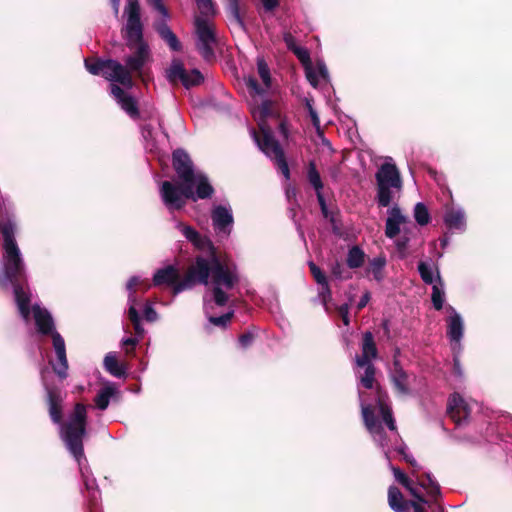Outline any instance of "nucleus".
I'll use <instances>...</instances> for the list:
<instances>
[{
	"label": "nucleus",
	"mask_w": 512,
	"mask_h": 512,
	"mask_svg": "<svg viewBox=\"0 0 512 512\" xmlns=\"http://www.w3.org/2000/svg\"><path fill=\"white\" fill-rule=\"evenodd\" d=\"M174 227L195 248L208 252L207 256H197L190 265L184 278L181 279L179 269L174 265H167L158 269L153 276L155 286L167 285L177 295L191 289L195 284L207 286L203 297L204 313L210 324L226 327L234 315L230 310L225 314L216 316L214 306L223 307L230 299V291L239 282V275L234 265L222 262L216 255L212 242L202 236L194 227L173 218Z\"/></svg>",
	"instance_id": "obj_1"
},
{
	"label": "nucleus",
	"mask_w": 512,
	"mask_h": 512,
	"mask_svg": "<svg viewBox=\"0 0 512 512\" xmlns=\"http://www.w3.org/2000/svg\"><path fill=\"white\" fill-rule=\"evenodd\" d=\"M359 399L361 413L365 427L371 434L376 444L383 450L388 462H390L391 448L384 436V425L397 439L398 432L393 417L392 409L389 403V397L380 387L375 389V399L373 402H367L365 393L359 390ZM395 479L403 485L410 494L420 502L425 503L431 512H443V509L437 504V498L440 496V487L430 473L422 476H415L414 480L404 474L399 468L389 463Z\"/></svg>",
	"instance_id": "obj_2"
},
{
	"label": "nucleus",
	"mask_w": 512,
	"mask_h": 512,
	"mask_svg": "<svg viewBox=\"0 0 512 512\" xmlns=\"http://www.w3.org/2000/svg\"><path fill=\"white\" fill-rule=\"evenodd\" d=\"M257 72L262 80V85L252 76L245 79L248 92L254 98L251 112L259 126L258 132L252 129L250 133L258 148L275 162L285 179H289L290 171L283 149L275 139L272 130L265 123V119L272 115L271 101L266 98V93L271 88V74L266 61L262 57L257 58Z\"/></svg>",
	"instance_id": "obj_3"
},
{
	"label": "nucleus",
	"mask_w": 512,
	"mask_h": 512,
	"mask_svg": "<svg viewBox=\"0 0 512 512\" xmlns=\"http://www.w3.org/2000/svg\"><path fill=\"white\" fill-rule=\"evenodd\" d=\"M49 414L52 421L59 425L60 437L65 443L67 450L73 455L79 465L80 474L87 491V497L91 505H96L100 492L94 477L86 465V458L83 450V438L86 434L87 407L77 403L74 410L68 415L67 420L61 422V405L58 397L48 391Z\"/></svg>",
	"instance_id": "obj_4"
},
{
	"label": "nucleus",
	"mask_w": 512,
	"mask_h": 512,
	"mask_svg": "<svg viewBox=\"0 0 512 512\" xmlns=\"http://www.w3.org/2000/svg\"><path fill=\"white\" fill-rule=\"evenodd\" d=\"M3 258L0 272V287L12 289L21 317L28 321L31 312V293L27 284V273L22 253L15 240L16 223L12 219L2 220Z\"/></svg>",
	"instance_id": "obj_5"
},
{
	"label": "nucleus",
	"mask_w": 512,
	"mask_h": 512,
	"mask_svg": "<svg viewBox=\"0 0 512 512\" xmlns=\"http://www.w3.org/2000/svg\"><path fill=\"white\" fill-rule=\"evenodd\" d=\"M127 16L123 29L127 47L132 51L125 61V69L129 77L136 74L144 80V68L152 60L151 50L143 39V25L140 17V5L138 0H128L124 10Z\"/></svg>",
	"instance_id": "obj_6"
},
{
	"label": "nucleus",
	"mask_w": 512,
	"mask_h": 512,
	"mask_svg": "<svg viewBox=\"0 0 512 512\" xmlns=\"http://www.w3.org/2000/svg\"><path fill=\"white\" fill-rule=\"evenodd\" d=\"M85 67L89 73L102 75L105 79L112 82L111 94L117 103L130 117L136 118L138 116L139 112L135 99L115 84L119 83L126 89L133 87V79L129 77L124 65L112 59H85Z\"/></svg>",
	"instance_id": "obj_7"
},
{
	"label": "nucleus",
	"mask_w": 512,
	"mask_h": 512,
	"mask_svg": "<svg viewBox=\"0 0 512 512\" xmlns=\"http://www.w3.org/2000/svg\"><path fill=\"white\" fill-rule=\"evenodd\" d=\"M32 313L38 332L47 335L51 334L53 348L57 357V363H51L55 373L62 379L67 377L68 361L66 347L63 337L54 329V322L51 314L38 304L32 306Z\"/></svg>",
	"instance_id": "obj_8"
},
{
	"label": "nucleus",
	"mask_w": 512,
	"mask_h": 512,
	"mask_svg": "<svg viewBox=\"0 0 512 512\" xmlns=\"http://www.w3.org/2000/svg\"><path fill=\"white\" fill-rule=\"evenodd\" d=\"M173 167L180 181L197 184L198 197L207 199L212 196L214 189L208 177L202 171L194 169L189 155L184 150L177 149L173 152Z\"/></svg>",
	"instance_id": "obj_9"
},
{
	"label": "nucleus",
	"mask_w": 512,
	"mask_h": 512,
	"mask_svg": "<svg viewBox=\"0 0 512 512\" xmlns=\"http://www.w3.org/2000/svg\"><path fill=\"white\" fill-rule=\"evenodd\" d=\"M195 45L206 61L215 58V48L218 45V32L213 19L203 15H196L194 18Z\"/></svg>",
	"instance_id": "obj_10"
},
{
	"label": "nucleus",
	"mask_w": 512,
	"mask_h": 512,
	"mask_svg": "<svg viewBox=\"0 0 512 512\" xmlns=\"http://www.w3.org/2000/svg\"><path fill=\"white\" fill-rule=\"evenodd\" d=\"M160 196L165 207L170 213L182 209L187 199L196 201L202 199L197 194V184L192 182H182L178 186L170 181H164L160 187Z\"/></svg>",
	"instance_id": "obj_11"
},
{
	"label": "nucleus",
	"mask_w": 512,
	"mask_h": 512,
	"mask_svg": "<svg viewBox=\"0 0 512 512\" xmlns=\"http://www.w3.org/2000/svg\"><path fill=\"white\" fill-rule=\"evenodd\" d=\"M377 357V348L374 342L373 334L365 332L362 342V355L356 356V365L359 369H363V373L358 370L357 377L360 384L366 389L374 388L375 367L371 360Z\"/></svg>",
	"instance_id": "obj_12"
},
{
	"label": "nucleus",
	"mask_w": 512,
	"mask_h": 512,
	"mask_svg": "<svg viewBox=\"0 0 512 512\" xmlns=\"http://www.w3.org/2000/svg\"><path fill=\"white\" fill-rule=\"evenodd\" d=\"M150 284L148 281L141 279L139 276H132L127 284L126 289L128 291V317L129 320L132 322L134 330L138 338L142 337L144 335V328L141 324L140 315L137 310L138 306V299L136 296L137 289H141L142 292H146L150 288Z\"/></svg>",
	"instance_id": "obj_13"
},
{
	"label": "nucleus",
	"mask_w": 512,
	"mask_h": 512,
	"mask_svg": "<svg viewBox=\"0 0 512 512\" xmlns=\"http://www.w3.org/2000/svg\"><path fill=\"white\" fill-rule=\"evenodd\" d=\"M166 78L172 84L181 82L185 88L199 85L203 81V76L199 70L187 71L183 63L178 59L172 60L169 68L166 70Z\"/></svg>",
	"instance_id": "obj_14"
},
{
	"label": "nucleus",
	"mask_w": 512,
	"mask_h": 512,
	"mask_svg": "<svg viewBox=\"0 0 512 512\" xmlns=\"http://www.w3.org/2000/svg\"><path fill=\"white\" fill-rule=\"evenodd\" d=\"M211 220L215 233L221 238H228L234 225L231 206L226 204L214 205L211 210Z\"/></svg>",
	"instance_id": "obj_15"
},
{
	"label": "nucleus",
	"mask_w": 512,
	"mask_h": 512,
	"mask_svg": "<svg viewBox=\"0 0 512 512\" xmlns=\"http://www.w3.org/2000/svg\"><path fill=\"white\" fill-rule=\"evenodd\" d=\"M403 229L404 233H411V229L414 228L410 219L405 216L398 205H393L388 210V217L385 223V235L389 239H394Z\"/></svg>",
	"instance_id": "obj_16"
},
{
	"label": "nucleus",
	"mask_w": 512,
	"mask_h": 512,
	"mask_svg": "<svg viewBox=\"0 0 512 512\" xmlns=\"http://www.w3.org/2000/svg\"><path fill=\"white\" fill-rule=\"evenodd\" d=\"M478 403L472 400H465L460 394L454 393L448 400L447 412L456 425L464 423Z\"/></svg>",
	"instance_id": "obj_17"
},
{
	"label": "nucleus",
	"mask_w": 512,
	"mask_h": 512,
	"mask_svg": "<svg viewBox=\"0 0 512 512\" xmlns=\"http://www.w3.org/2000/svg\"><path fill=\"white\" fill-rule=\"evenodd\" d=\"M449 316L446 319L447 336L451 342L453 352H461V340L464 335V321L462 316L452 306L446 307Z\"/></svg>",
	"instance_id": "obj_18"
},
{
	"label": "nucleus",
	"mask_w": 512,
	"mask_h": 512,
	"mask_svg": "<svg viewBox=\"0 0 512 512\" xmlns=\"http://www.w3.org/2000/svg\"><path fill=\"white\" fill-rule=\"evenodd\" d=\"M443 222L448 230L463 233L466 230V214L462 207L447 204L444 207Z\"/></svg>",
	"instance_id": "obj_19"
},
{
	"label": "nucleus",
	"mask_w": 512,
	"mask_h": 512,
	"mask_svg": "<svg viewBox=\"0 0 512 512\" xmlns=\"http://www.w3.org/2000/svg\"><path fill=\"white\" fill-rule=\"evenodd\" d=\"M388 503L395 512H407L410 507H413L415 512H427L423 507V502L419 500L406 501L400 490L395 486H391L388 490Z\"/></svg>",
	"instance_id": "obj_20"
},
{
	"label": "nucleus",
	"mask_w": 512,
	"mask_h": 512,
	"mask_svg": "<svg viewBox=\"0 0 512 512\" xmlns=\"http://www.w3.org/2000/svg\"><path fill=\"white\" fill-rule=\"evenodd\" d=\"M376 184L402 189V179L398 168L390 162L383 163L375 174Z\"/></svg>",
	"instance_id": "obj_21"
},
{
	"label": "nucleus",
	"mask_w": 512,
	"mask_h": 512,
	"mask_svg": "<svg viewBox=\"0 0 512 512\" xmlns=\"http://www.w3.org/2000/svg\"><path fill=\"white\" fill-rule=\"evenodd\" d=\"M305 72L309 83L315 88L329 81V72L323 61H318L315 66L307 65Z\"/></svg>",
	"instance_id": "obj_22"
},
{
	"label": "nucleus",
	"mask_w": 512,
	"mask_h": 512,
	"mask_svg": "<svg viewBox=\"0 0 512 512\" xmlns=\"http://www.w3.org/2000/svg\"><path fill=\"white\" fill-rule=\"evenodd\" d=\"M390 378L395 390L401 395L410 393L408 374L403 370L398 361H394L393 368L390 371Z\"/></svg>",
	"instance_id": "obj_23"
},
{
	"label": "nucleus",
	"mask_w": 512,
	"mask_h": 512,
	"mask_svg": "<svg viewBox=\"0 0 512 512\" xmlns=\"http://www.w3.org/2000/svg\"><path fill=\"white\" fill-rule=\"evenodd\" d=\"M166 20L167 19L163 18V21L155 23L154 28L161 39L169 46L172 51H180L182 45L175 33L167 25Z\"/></svg>",
	"instance_id": "obj_24"
},
{
	"label": "nucleus",
	"mask_w": 512,
	"mask_h": 512,
	"mask_svg": "<svg viewBox=\"0 0 512 512\" xmlns=\"http://www.w3.org/2000/svg\"><path fill=\"white\" fill-rule=\"evenodd\" d=\"M117 393V388L113 383H106L97 393L94 401L100 410H105L109 406L111 398Z\"/></svg>",
	"instance_id": "obj_25"
},
{
	"label": "nucleus",
	"mask_w": 512,
	"mask_h": 512,
	"mask_svg": "<svg viewBox=\"0 0 512 512\" xmlns=\"http://www.w3.org/2000/svg\"><path fill=\"white\" fill-rule=\"evenodd\" d=\"M401 192V189L385 185H377L376 200L379 207H388L394 201L395 197Z\"/></svg>",
	"instance_id": "obj_26"
},
{
	"label": "nucleus",
	"mask_w": 512,
	"mask_h": 512,
	"mask_svg": "<svg viewBox=\"0 0 512 512\" xmlns=\"http://www.w3.org/2000/svg\"><path fill=\"white\" fill-rule=\"evenodd\" d=\"M308 180L310 184L313 186V188L316 191L317 199L319 201V204L321 205L322 209H325V201L324 197L322 195V189H323V183L320 177L319 172L316 169V165L314 162H310L308 167Z\"/></svg>",
	"instance_id": "obj_27"
},
{
	"label": "nucleus",
	"mask_w": 512,
	"mask_h": 512,
	"mask_svg": "<svg viewBox=\"0 0 512 512\" xmlns=\"http://www.w3.org/2000/svg\"><path fill=\"white\" fill-rule=\"evenodd\" d=\"M418 272L423 282L429 285L437 282V272L440 273L434 263L427 261H420L418 263Z\"/></svg>",
	"instance_id": "obj_28"
},
{
	"label": "nucleus",
	"mask_w": 512,
	"mask_h": 512,
	"mask_svg": "<svg viewBox=\"0 0 512 512\" xmlns=\"http://www.w3.org/2000/svg\"><path fill=\"white\" fill-rule=\"evenodd\" d=\"M431 300L433 307L436 310H441L445 302V289L444 283L441 279L440 273L437 272V282L432 285Z\"/></svg>",
	"instance_id": "obj_29"
},
{
	"label": "nucleus",
	"mask_w": 512,
	"mask_h": 512,
	"mask_svg": "<svg viewBox=\"0 0 512 512\" xmlns=\"http://www.w3.org/2000/svg\"><path fill=\"white\" fill-rule=\"evenodd\" d=\"M105 369L115 377H122L125 375L123 367L119 364L115 354L108 353L104 358Z\"/></svg>",
	"instance_id": "obj_30"
},
{
	"label": "nucleus",
	"mask_w": 512,
	"mask_h": 512,
	"mask_svg": "<svg viewBox=\"0 0 512 512\" xmlns=\"http://www.w3.org/2000/svg\"><path fill=\"white\" fill-rule=\"evenodd\" d=\"M386 265V259L383 256L373 258L369 262L368 272L373 275V278L380 282L383 278V270Z\"/></svg>",
	"instance_id": "obj_31"
},
{
	"label": "nucleus",
	"mask_w": 512,
	"mask_h": 512,
	"mask_svg": "<svg viewBox=\"0 0 512 512\" xmlns=\"http://www.w3.org/2000/svg\"><path fill=\"white\" fill-rule=\"evenodd\" d=\"M413 216L416 223L420 226H425L431 221L429 210L422 202H418L414 206Z\"/></svg>",
	"instance_id": "obj_32"
},
{
	"label": "nucleus",
	"mask_w": 512,
	"mask_h": 512,
	"mask_svg": "<svg viewBox=\"0 0 512 512\" xmlns=\"http://www.w3.org/2000/svg\"><path fill=\"white\" fill-rule=\"evenodd\" d=\"M364 257V252L359 247L354 246L349 249L347 255V265L352 269L359 268L364 262Z\"/></svg>",
	"instance_id": "obj_33"
},
{
	"label": "nucleus",
	"mask_w": 512,
	"mask_h": 512,
	"mask_svg": "<svg viewBox=\"0 0 512 512\" xmlns=\"http://www.w3.org/2000/svg\"><path fill=\"white\" fill-rule=\"evenodd\" d=\"M240 1L241 0H227V9L231 15L232 21L243 28L244 23L240 14Z\"/></svg>",
	"instance_id": "obj_34"
},
{
	"label": "nucleus",
	"mask_w": 512,
	"mask_h": 512,
	"mask_svg": "<svg viewBox=\"0 0 512 512\" xmlns=\"http://www.w3.org/2000/svg\"><path fill=\"white\" fill-rule=\"evenodd\" d=\"M199 9L198 15L211 18L216 14L215 6L212 0H195Z\"/></svg>",
	"instance_id": "obj_35"
},
{
	"label": "nucleus",
	"mask_w": 512,
	"mask_h": 512,
	"mask_svg": "<svg viewBox=\"0 0 512 512\" xmlns=\"http://www.w3.org/2000/svg\"><path fill=\"white\" fill-rule=\"evenodd\" d=\"M305 106L309 113V116L311 118L312 124L315 127L318 134H321V128H320V118L318 116L317 111L313 107V101L312 99L305 98Z\"/></svg>",
	"instance_id": "obj_36"
},
{
	"label": "nucleus",
	"mask_w": 512,
	"mask_h": 512,
	"mask_svg": "<svg viewBox=\"0 0 512 512\" xmlns=\"http://www.w3.org/2000/svg\"><path fill=\"white\" fill-rule=\"evenodd\" d=\"M309 268L311 274L313 275L314 280L318 285L328 283L326 275L321 271V269L313 262L309 263Z\"/></svg>",
	"instance_id": "obj_37"
},
{
	"label": "nucleus",
	"mask_w": 512,
	"mask_h": 512,
	"mask_svg": "<svg viewBox=\"0 0 512 512\" xmlns=\"http://www.w3.org/2000/svg\"><path fill=\"white\" fill-rule=\"evenodd\" d=\"M318 297L321 300V303L323 304L325 309H327L328 302L331 300L332 297V293L328 283L319 285Z\"/></svg>",
	"instance_id": "obj_38"
},
{
	"label": "nucleus",
	"mask_w": 512,
	"mask_h": 512,
	"mask_svg": "<svg viewBox=\"0 0 512 512\" xmlns=\"http://www.w3.org/2000/svg\"><path fill=\"white\" fill-rule=\"evenodd\" d=\"M332 275L339 280L347 279L350 277L349 273L346 271L344 265L338 261H336L331 267Z\"/></svg>",
	"instance_id": "obj_39"
},
{
	"label": "nucleus",
	"mask_w": 512,
	"mask_h": 512,
	"mask_svg": "<svg viewBox=\"0 0 512 512\" xmlns=\"http://www.w3.org/2000/svg\"><path fill=\"white\" fill-rule=\"evenodd\" d=\"M394 450H396L402 457L403 459L409 463L412 467L416 468L418 467L417 466V463H416V460L412 457V455H410L409 453H407V447L404 445V444H400L399 446L398 445H395L394 447Z\"/></svg>",
	"instance_id": "obj_40"
},
{
	"label": "nucleus",
	"mask_w": 512,
	"mask_h": 512,
	"mask_svg": "<svg viewBox=\"0 0 512 512\" xmlns=\"http://www.w3.org/2000/svg\"><path fill=\"white\" fill-rule=\"evenodd\" d=\"M394 450H396L402 457L403 459L409 463L412 467L416 468L418 467L417 466V463H416V460L412 457V455H410L409 453H407V447L404 445V444H400L399 446L398 445H395L394 447Z\"/></svg>",
	"instance_id": "obj_41"
},
{
	"label": "nucleus",
	"mask_w": 512,
	"mask_h": 512,
	"mask_svg": "<svg viewBox=\"0 0 512 512\" xmlns=\"http://www.w3.org/2000/svg\"><path fill=\"white\" fill-rule=\"evenodd\" d=\"M292 52L297 56L300 62L305 65V67L311 64L310 54L306 48L297 46Z\"/></svg>",
	"instance_id": "obj_42"
},
{
	"label": "nucleus",
	"mask_w": 512,
	"mask_h": 512,
	"mask_svg": "<svg viewBox=\"0 0 512 512\" xmlns=\"http://www.w3.org/2000/svg\"><path fill=\"white\" fill-rule=\"evenodd\" d=\"M155 10H157L164 19L169 18V13L162 3V0H147Z\"/></svg>",
	"instance_id": "obj_43"
},
{
	"label": "nucleus",
	"mask_w": 512,
	"mask_h": 512,
	"mask_svg": "<svg viewBox=\"0 0 512 512\" xmlns=\"http://www.w3.org/2000/svg\"><path fill=\"white\" fill-rule=\"evenodd\" d=\"M144 317L147 321L149 322H154L157 320L158 318V314L157 312L155 311V309L153 308L152 304L151 303H146L145 307H144Z\"/></svg>",
	"instance_id": "obj_44"
},
{
	"label": "nucleus",
	"mask_w": 512,
	"mask_h": 512,
	"mask_svg": "<svg viewBox=\"0 0 512 512\" xmlns=\"http://www.w3.org/2000/svg\"><path fill=\"white\" fill-rule=\"evenodd\" d=\"M409 233H404V235L400 238H398L395 242L396 247L399 252H404L408 246V242L410 238L407 236Z\"/></svg>",
	"instance_id": "obj_45"
},
{
	"label": "nucleus",
	"mask_w": 512,
	"mask_h": 512,
	"mask_svg": "<svg viewBox=\"0 0 512 512\" xmlns=\"http://www.w3.org/2000/svg\"><path fill=\"white\" fill-rule=\"evenodd\" d=\"M283 40L287 46V48L293 51L298 45L296 44V39L291 33H285L283 36Z\"/></svg>",
	"instance_id": "obj_46"
},
{
	"label": "nucleus",
	"mask_w": 512,
	"mask_h": 512,
	"mask_svg": "<svg viewBox=\"0 0 512 512\" xmlns=\"http://www.w3.org/2000/svg\"><path fill=\"white\" fill-rule=\"evenodd\" d=\"M253 338H254L253 334H251V333H245V334L241 335L239 338L240 346L243 348H247L253 342Z\"/></svg>",
	"instance_id": "obj_47"
},
{
	"label": "nucleus",
	"mask_w": 512,
	"mask_h": 512,
	"mask_svg": "<svg viewBox=\"0 0 512 512\" xmlns=\"http://www.w3.org/2000/svg\"><path fill=\"white\" fill-rule=\"evenodd\" d=\"M348 313H349V307L347 304H343L339 307V314L341 315L342 317V320H343V323L345 325H348L349 324V316H348Z\"/></svg>",
	"instance_id": "obj_48"
},
{
	"label": "nucleus",
	"mask_w": 512,
	"mask_h": 512,
	"mask_svg": "<svg viewBox=\"0 0 512 512\" xmlns=\"http://www.w3.org/2000/svg\"><path fill=\"white\" fill-rule=\"evenodd\" d=\"M266 11H272L279 5V0H261Z\"/></svg>",
	"instance_id": "obj_49"
},
{
	"label": "nucleus",
	"mask_w": 512,
	"mask_h": 512,
	"mask_svg": "<svg viewBox=\"0 0 512 512\" xmlns=\"http://www.w3.org/2000/svg\"><path fill=\"white\" fill-rule=\"evenodd\" d=\"M369 300H370V294H369V292L364 293V294L361 296V298H360V300H359V302H358V304H357V308H358L359 310L363 309V308L368 304Z\"/></svg>",
	"instance_id": "obj_50"
},
{
	"label": "nucleus",
	"mask_w": 512,
	"mask_h": 512,
	"mask_svg": "<svg viewBox=\"0 0 512 512\" xmlns=\"http://www.w3.org/2000/svg\"><path fill=\"white\" fill-rule=\"evenodd\" d=\"M139 342V338L138 337H128V338H124L122 340V344L124 346H131V347H135Z\"/></svg>",
	"instance_id": "obj_51"
},
{
	"label": "nucleus",
	"mask_w": 512,
	"mask_h": 512,
	"mask_svg": "<svg viewBox=\"0 0 512 512\" xmlns=\"http://www.w3.org/2000/svg\"><path fill=\"white\" fill-rule=\"evenodd\" d=\"M459 354H460V352H454V370L458 375H461L462 371H461V367H460V363H459V359H458Z\"/></svg>",
	"instance_id": "obj_52"
},
{
	"label": "nucleus",
	"mask_w": 512,
	"mask_h": 512,
	"mask_svg": "<svg viewBox=\"0 0 512 512\" xmlns=\"http://www.w3.org/2000/svg\"><path fill=\"white\" fill-rule=\"evenodd\" d=\"M115 15L119 13L120 0H110Z\"/></svg>",
	"instance_id": "obj_53"
},
{
	"label": "nucleus",
	"mask_w": 512,
	"mask_h": 512,
	"mask_svg": "<svg viewBox=\"0 0 512 512\" xmlns=\"http://www.w3.org/2000/svg\"><path fill=\"white\" fill-rule=\"evenodd\" d=\"M448 244H449L448 237H443L442 239H440V245L443 249L446 248L448 246Z\"/></svg>",
	"instance_id": "obj_54"
}]
</instances>
